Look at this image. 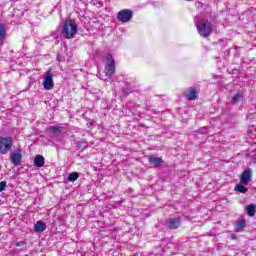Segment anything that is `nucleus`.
<instances>
[{"label": "nucleus", "instance_id": "1", "mask_svg": "<svg viewBox=\"0 0 256 256\" xmlns=\"http://www.w3.org/2000/svg\"><path fill=\"white\" fill-rule=\"evenodd\" d=\"M195 26L200 37H203L204 39H207V37H210L211 33H213V26L209 20H195Z\"/></svg>", "mask_w": 256, "mask_h": 256}, {"label": "nucleus", "instance_id": "2", "mask_svg": "<svg viewBox=\"0 0 256 256\" xmlns=\"http://www.w3.org/2000/svg\"><path fill=\"white\" fill-rule=\"evenodd\" d=\"M75 35H77V24L75 23V20H67L64 22L62 27V37H64V39H73L75 38Z\"/></svg>", "mask_w": 256, "mask_h": 256}, {"label": "nucleus", "instance_id": "3", "mask_svg": "<svg viewBox=\"0 0 256 256\" xmlns=\"http://www.w3.org/2000/svg\"><path fill=\"white\" fill-rule=\"evenodd\" d=\"M105 60H106V64H105L106 77H108V79H111V77L115 75V71H116L115 59H113V55L106 54Z\"/></svg>", "mask_w": 256, "mask_h": 256}, {"label": "nucleus", "instance_id": "4", "mask_svg": "<svg viewBox=\"0 0 256 256\" xmlns=\"http://www.w3.org/2000/svg\"><path fill=\"white\" fill-rule=\"evenodd\" d=\"M13 147V138L11 137H0V153L1 155H7Z\"/></svg>", "mask_w": 256, "mask_h": 256}, {"label": "nucleus", "instance_id": "5", "mask_svg": "<svg viewBox=\"0 0 256 256\" xmlns=\"http://www.w3.org/2000/svg\"><path fill=\"white\" fill-rule=\"evenodd\" d=\"M9 159L14 167H19V165H21V160L23 159V153L21 152V149L17 148L16 150L12 151L10 153Z\"/></svg>", "mask_w": 256, "mask_h": 256}, {"label": "nucleus", "instance_id": "6", "mask_svg": "<svg viewBox=\"0 0 256 256\" xmlns=\"http://www.w3.org/2000/svg\"><path fill=\"white\" fill-rule=\"evenodd\" d=\"M43 87L46 91H51L55 87V83H53V72L51 70L46 71L44 74Z\"/></svg>", "mask_w": 256, "mask_h": 256}, {"label": "nucleus", "instance_id": "7", "mask_svg": "<svg viewBox=\"0 0 256 256\" xmlns=\"http://www.w3.org/2000/svg\"><path fill=\"white\" fill-rule=\"evenodd\" d=\"M165 227L172 231H175V229H179V227H181V218H168L165 222Z\"/></svg>", "mask_w": 256, "mask_h": 256}, {"label": "nucleus", "instance_id": "8", "mask_svg": "<svg viewBox=\"0 0 256 256\" xmlns=\"http://www.w3.org/2000/svg\"><path fill=\"white\" fill-rule=\"evenodd\" d=\"M252 177L253 172L251 171V169H246L242 172L240 176V183H242V185H248Z\"/></svg>", "mask_w": 256, "mask_h": 256}, {"label": "nucleus", "instance_id": "9", "mask_svg": "<svg viewBox=\"0 0 256 256\" xmlns=\"http://www.w3.org/2000/svg\"><path fill=\"white\" fill-rule=\"evenodd\" d=\"M185 97L188 99V101H195V99H198L199 92H197V88L189 87L185 92Z\"/></svg>", "mask_w": 256, "mask_h": 256}, {"label": "nucleus", "instance_id": "10", "mask_svg": "<svg viewBox=\"0 0 256 256\" xmlns=\"http://www.w3.org/2000/svg\"><path fill=\"white\" fill-rule=\"evenodd\" d=\"M116 18L120 23H129V9L119 11Z\"/></svg>", "mask_w": 256, "mask_h": 256}, {"label": "nucleus", "instance_id": "11", "mask_svg": "<svg viewBox=\"0 0 256 256\" xmlns=\"http://www.w3.org/2000/svg\"><path fill=\"white\" fill-rule=\"evenodd\" d=\"M148 161L150 165H153L154 167H161L164 163L163 158L157 156H149Z\"/></svg>", "mask_w": 256, "mask_h": 256}, {"label": "nucleus", "instance_id": "12", "mask_svg": "<svg viewBox=\"0 0 256 256\" xmlns=\"http://www.w3.org/2000/svg\"><path fill=\"white\" fill-rule=\"evenodd\" d=\"M243 97H245L243 92H241V91L237 92L236 94L233 95V97L231 99V104L237 105L238 103H241V101H243Z\"/></svg>", "mask_w": 256, "mask_h": 256}, {"label": "nucleus", "instance_id": "13", "mask_svg": "<svg viewBox=\"0 0 256 256\" xmlns=\"http://www.w3.org/2000/svg\"><path fill=\"white\" fill-rule=\"evenodd\" d=\"M245 227H247V221H245V219H238L235 224V231L237 233H241V231L245 229Z\"/></svg>", "mask_w": 256, "mask_h": 256}, {"label": "nucleus", "instance_id": "14", "mask_svg": "<svg viewBox=\"0 0 256 256\" xmlns=\"http://www.w3.org/2000/svg\"><path fill=\"white\" fill-rule=\"evenodd\" d=\"M47 229V224L43 221H37L36 224L34 225V231L35 233H43Z\"/></svg>", "mask_w": 256, "mask_h": 256}, {"label": "nucleus", "instance_id": "15", "mask_svg": "<svg viewBox=\"0 0 256 256\" xmlns=\"http://www.w3.org/2000/svg\"><path fill=\"white\" fill-rule=\"evenodd\" d=\"M34 165L35 167H45V157L42 155H36L34 158Z\"/></svg>", "mask_w": 256, "mask_h": 256}, {"label": "nucleus", "instance_id": "16", "mask_svg": "<svg viewBox=\"0 0 256 256\" xmlns=\"http://www.w3.org/2000/svg\"><path fill=\"white\" fill-rule=\"evenodd\" d=\"M246 213L249 215V217H255L256 213V206L255 204H249L246 206Z\"/></svg>", "mask_w": 256, "mask_h": 256}, {"label": "nucleus", "instance_id": "17", "mask_svg": "<svg viewBox=\"0 0 256 256\" xmlns=\"http://www.w3.org/2000/svg\"><path fill=\"white\" fill-rule=\"evenodd\" d=\"M246 184H243L240 182V184H237L234 188V191H238V193H247L248 189L245 187Z\"/></svg>", "mask_w": 256, "mask_h": 256}, {"label": "nucleus", "instance_id": "18", "mask_svg": "<svg viewBox=\"0 0 256 256\" xmlns=\"http://www.w3.org/2000/svg\"><path fill=\"white\" fill-rule=\"evenodd\" d=\"M63 128L58 127V126H50L48 128V131L51 135H58V133H61Z\"/></svg>", "mask_w": 256, "mask_h": 256}, {"label": "nucleus", "instance_id": "19", "mask_svg": "<svg viewBox=\"0 0 256 256\" xmlns=\"http://www.w3.org/2000/svg\"><path fill=\"white\" fill-rule=\"evenodd\" d=\"M79 179V173L78 172H72L68 175L67 181H70V183H75Z\"/></svg>", "mask_w": 256, "mask_h": 256}, {"label": "nucleus", "instance_id": "20", "mask_svg": "<svg viewBox=\"0 0 256 256\" xmlns=\"http://www.w3.org/2000/svg\"><path fill=\"white\" fill-rule=\"evenodd\" d=\"M5 33H6L5 25L0 24V41H3V39H5Z\"/></svg>", "mask_w": 256, "mask_h": 256}, {"label": "nucleus", "instance_id": "21", "mask_svg": "<svg viewBox=\"0 0 256 256\" xmlns=\"http://www.w3.org/2000/svg\"><path fill=\"white\" fill-rule=\"evenodd\" d=\"M6 187H7V182L6 181L0 182V193L3 192Z\"/></svg>", "mask_w": 256, "mask_h": 256}, {"label": "nucleus", "instance_id": "22", "mask_svg": "<svg viewBox=\"0 0 256 256\" xmlns=\"http://www.w3.org/2000/svg\"><path fill=\"white\" fill-rule=\"evenodd\" d=\"M131 19H133V12L129 10V21H131Z\"/></svg>", "mask_w": 256, "mask_h": 256}, {"label": "nucleus", "instance_id": "23", "mask_svg": "<svg viewBox=\"0 0 256 256\" xmlns=\"http://www.w3.org/2000/svg\"><path fill=\"white\" fill-rule=\"evenodd\" d=\"M80 147H87V142H80Z\"/></svg>", "mask_w": 256, "mask_h": 256}, {"label": "nucleus", "instance_id": "24", "mask_svg": "<svg viewBox=\"0 0 256 256\" xmlns=\"http://www.w3.org/2000/svg\"><path fill=\"white\" fill-rule=\"evenodd\" d=\"M207 131V127L201 128V133H205Z\"/></svg>", "mask_w": 256, "mask_h": 256}, {"label": "nucleus", "instance_id": "25", "mask_svg": "<svg viewBox=\"0 0 256 256\" xmlns=\"http://www.w3.org/2000/svg\"><path fill=\"white\" fill-rule=\"evenodd\" d=\"M21 245H23V242L16 243V247H21Z\"/></svg>", "mask_w": 256, "mask_h": 256}, {"label": "nucleus", "instance_id": "26", "mask_svg": "<svg viewBox=\"0 0 256 256\" xmlns=\"http://www.w3.org/2000/svg\"><path fill=\"white\" fill-rule=\"evenodd\" d=\"M10 1H12V3H17V1H19V0H10Z\"/></svg>", "mask_w": 256, "mask_h": 256}]
</instances>
